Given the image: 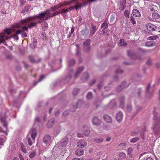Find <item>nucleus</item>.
Masks as SVG:
<instances>
[{
	"mask_svg": "<svg viewBox=\"0 0 160 160\" xmlns=\"http://www.w3.org/2000/svg\"><path fill=\"white\" fill-rule=\"evenodd\" d=\"M132 148H129L127 150L128 154L130 157H132Z\"/></svg>",
	"mask_w": 160,
	"mask_h": 160,
	"instance_id": "nucleus-46",
	"label": "nucleus"
},
{
	"mask_svg": "<svg viewBox=\"0 0 160 160\" xmlns=\"http://www.w3.org/2000/svg\"><path fill=\"white\" fill-rule=\"evenodd\" d=\"M82 130L83 132V133L86 136L90 134L89 129L87 126H84L82 129Z\"/></svg>",
	"mask_w": 160,
	"mask_h": 160,
	"instance_id": "nucleus-18",
	"label": "nucleus"
},
{
	"mask_svg": "<svg viewBox=\"0 0 160 160\" xmlns=\"http://www.w3.org/2000/svg\"><path fill=\"white\" fill-rule=\"evenodd\" d=\"M28 144L30 146H31L32 145V140L29 137L28 138Z\"/></svg>",
	"mask_w": 160,
	"mask_h": 160,
	"instance_id": "nucleus-59",
	"label": "nucleus"
},
{
	"mask_svg": "<svg viewBox=\"0 0 160 160\" xmlns=\"http://www.w3.org/2000/svg\"><path fill=\"white\" fill-rule=\"evenodd\" d=\"M93 98L92 94L91 92H89L87 94L86 98L88 100H91Z\"/></svg>",
	"mask_w": 160,
	"mask_h": 160,
	"instance_id": "nucleus-34",
	"label": "nucleus"
},
{
	"mask_svg": "<svg viewBox=\"0 0 160 160\" xmlns=\"http://www.w3.org/2000/svg\"><path fill=\"white\" fill-rule=\"evenodd\" d=\"M153 119L155 122L153 128V131L156 134L160 132V115H154Z\"/></svg>",
	"mask_w": 160,
	"mask_h": 160,
	"instance_id": "nucleus-2",
	"label": "nucleus"
},
{
	"mask_svg": "<svg viewBox=\"0 0 160 160\" xmlns=\"http://www.w3.org/2000/svg\"><path fill=\"white\" fill-rule=\"evenodd\" d=\"M104 120L107 122L111 123L112 122L111 117L107 114H105L103 116Z\"/></svg>",
	"mask_w": 160,
	"mask_h": 160,
	"instance_id": "nucleus-16",
	"label": "nucleus"
},
{
	"mask_svg": "<svg viewBox=\"0 0 160 160\" xmlns=\"http://www.w3.org/2000/svg\"><path fill=\"white\" fill-rule=\"evenodd\" d=\"M29 59L30 61L32 63H36L38 62L40 60L39 59L38 61H36L34 60V57L33 56H30L29 57Z\"/></svg>",
	"mask_w": 160,
	"mask_h": 160,
	"instance_id": "nucleus-41",
	"label": "nucleus"
},
{
	"mask_svg": "<svg viewBox=\"0 0 160 160\" xmlns=\"http://www.w3.org/2000/svg\"><path fill=\"white\" fill-rule=\"evenodd\" d=\"M124 15L127 18H129V12L128 10H126L124 13Z\"/></svg>",
	"mask_w": 160,
	"mask_h": 160,
	"instance_id": "nucleus-49",
	"label": "nucleus"
},
{
	"mask_svg": "<svg viewBox=\"0 0 160 160\" xmlns=\"http://www.w3.org/2000/svg\"><path fill=\"white\" fill-rule=\"evenodd\" d=\"M69 111L68 110H67L65 111L64 112H63L62 115L64 117H66L67 115L69 114Z\"/></svg>",
	"mask_w": 160,
	"mask_h": 160,
	"instance_id": "nucleus-50",
	"label": "nucleus"
},
{
	"mask_svg": "<svg viewBox=\"0 0 160 160\" xmlns=\"http://www.w3.org/2000/svg\"><path fill=\"white\" fill-rule=\"evenodd\" d=\"M83 103V100L82 99H79L78 100V102L76 103L77 105L79 106L81 105Z\"/></svg>",
	"mask_w": 160,
	"mask_h": 160,
	"instance_id": "nucleus-58",
	"label": "nucleus"
},
{
	"mask_svg": "<svg viewBox=\"0 0 160 160\" xmlns=\"http://www.w3.org/2000/svg\"><path fill=\"white\" fill-rule=\"evenodd\" d=\"M31 136L34 141L37 135V132L36 128H32L31 129Z\"/></svg>",
	"mask_w": 160,
	"mask_h": 160,
	"instance_id": "nucleus-14",
	"label": "nucleus"
},
{
	"mask_svg": "<svg viewBox=\"0 0 160 160\" xmlns=\"http://www.w3.org/2000/svg\"><path fill=\"white\" fill-rule=\"evenodd\" d=\"M83 153L84 151L82 149H77L75 152V154L78 156L82 155L83 154Z\"/></svg>",
	"mask_w": 160,
	"mask_h": 160,
	"instance_id": "nucleus-28",
	"label": "nucleus"
},
{
	"mask_svg": "<svg viewBox=\"0 0 160 160\" xmlns=\"http://www.w3.org/2000/svg\"><path fill=\"white\" fill-rule=\"evenodd\" d=\"M11 33V30L10 29H6L4 30V33L0 34V43H2L4 45L8 46L5 41L9 38L6 34L9 35Z\"/></svg>",
	"mask_w": 160,
	"mask_h": 160,
	"instance_id": "nucleus-4",
	"label": "nucleus"
},
{
	"mask_svg": "<svg viewBox=\"0 0 160 160\" xmlns=\"http://www.w3.org/2000/svg\"><path fill=\"white\" fill-rule=\"evenodd\" d=\"M140 139V138L139 137L133 138L131 139L130 141L132 143H134L138 141Z\"/></svg>",
	"mask_w": 160,
	"mask_h": 160,
	"instance_id": "nucleus-35",
	"label": "nucleus"
},
{
	"mask_svg": "<svg viewBox=\"0 0 160 160\" xmlns=\"http://www.w3.org/2000/svg\"><path fill=\"white\" fill-rule=\"evenodd\" d=\"M152 17L154 19H158L160 17L159 15L157 13H153L152 14Z\"/></svg>",
	"mask_w": 160,
	"mask_h": 160,
	"instance_id": "nucleus-36",
	"label": "nucleus"
},
{
	"mask_svg": "<svg viewBox=\"0 0 160 160\" xmlns=\"http://www.w3.org/2000/svg\"><path fill=\"white\" fill-rule=\"evenodd\" d=\"M120 106L123 108L125 105V97L123 96H121L119 98Z\"/></svg>",
	"mask_w": 160,
	"mask_h": 160,
	"instance_id": "nucleus-12",
	"label": "nucleus"
},
{
	"mask_svg": "<svg viewBox=\"0 0 160 160\" xmlns=\"http://www.w3.org/2000/svg\"><path fill=\"white\" fill-rule=\"evenodd\" d=\"M142 108L140 106H136L135 107V108L136 109V112H134V115H136L138 112L140 111L141 110Z\"/></svg>",
	"mask_w": 160,
	"mask_h": 160,
	"instance_id": "nucleus-33",
	"label": "nucleus"
},
{
	"mask_svg": "<svg viewBox=\"0 0 160 160\" xmlns=\"http://www.w3.org/2000/svg\"><path fill=\"white\" fill-rule=\"evenodd\" d=\"M68 140L66 138H64L62 139L59 144V147L62 148L65 147L66 146L68 142Z\"/></svg>",
	"mask_w": 160,
	"mask_h": 160,
	"instance_id": "nucleus-11",
	"label": "nucleus"
},
{
	"mask_svg": "<svg viewBox=\"0 0 160 160\" xmlns=\"http://www.w3.org/2000/svg\"><path fill=\"white\" fill-rule=\"evenodd\" d=\"M30 6L27 5L26 6L24 9H22L21 11V13H24L25 12H27L29 10L30 8Z\"/></svg>",
	"mask_w": 160,
	"mask_h": 160,
	"instance_id": "nucleus-38",
	"label": "nucleus"
},
{
	"mask_svg": "<svg viewBox=\"0 0 160 160\" xmlns=\"http://www.w3.org/2000/svg\"><path fill=\"white\" fill-rule=\"evenodd\" d=\"M71 74H69L65 78V80L67 82H68L71 79Z\"/></svg>",
	"mask_w": 160,
	"mask_h": 160,
	"instance_id": "nucleus-52",
	"label": "nucleus"
},
{
	"mask_svg": "<svg viewBox=\"0 0 160 160\" xmlns=\"http://www.w3.org/2000/svg\"><path fill=\"white\" fill-rule=\"evenodd\" d=\"M158 37L157 36H151L149 37L148 38V39L149 40H154L158 39Z\"/></svg>",
	"mask_w": 160,
	"mask_h": 160,
	"instance_id": "nucleus-47",
	"label": "nucleus"
},
{
	"mask_svg": "<svg viewBox=\"0 0 160 160\" xmlns=\"http://www.w3.org/2000/svg\"><path fill=\"white\" fill-rule=\"evenodd\" d=\"M129 84L127 85L126 82L125 81L123 82L120 85H119L117 88L116 91L117 92H119L121 91L123 88L128 87Z\"/></svg>",
	"mask_w": 160,
	"mask_h": 160,
	"instance_id": "nucleus-5",
	"label": "nucleus"
},
{
	"mask_svg": "<svg viewBox=\"0 0 160 160\" xmlns=\"http://www.w3.org/2000/svg\"><path fill=\"white\" fill-rule=\"evenodd\" d=\"M45 77V76L44 75L41 76L40 77V78H39V79L38 80V82H36V81L34 82L33 83V85L34 86L36 85L38 82H39L41 81L42 80H43L44 78Z\"/></svg>",
	"mask_w": 160,
	"mask_h": 160,
	"instance_id": "nucleus-45",
	"label": "nucleus"
},
{
	"mask_svg": "<svg viewBox=\"0 0 160 160\" xmlns=\"http://www.w3.org/2000/svg\"><path fill=\"white\" fill-rule=\"evenodd\" d=\"M97 29L95 26H92V30L90 31V34L92 35L96 31Z\"/></svg>",
	"mask_w": 160,
	"mask_h": 160,
	"instance_id": "nucleus-40",
	"label": "nucleus"
},
{
	"mask_svg": "<svg viewBox=\"0 0 160 160\" xmlns=\"http://www.w3.org/2000/svg\"><path fill=\"white\" fill-rule=\"evenodd\" d=\"M146 28L150 31H155L157 29V27L153 24L150 23L147 24L146 25Z\"/></svg>",
	"mask_w": 160,
	"mask_h": 160,
	"instance_id": "nucleus-9",
	"label": "nucleus"
},
{
	"mask_svg": "<svg viewBox=\"0 0 160 160\" xmlns=\"http://www.w3.org/2000/svg\"><path fill=\"white\" fill-rule=\"evenodd\" d=\"M92 122L93 125L99 126L101 124V121L97 117H94L92 120Z\"/></svg>",
	"mask_w": 160,
	"mask_h": 160,
	"instance_id": "nucleus-10",
	"label": "nucleus"
},
{
	"mask_svg": "<svg viewBox=\"0 0 160 160\" xmlns=\"http://www.w3.org/2000/svg\"><path fill=\"white\" fill-rule=\"evenodd\" d=\"M80 89L78 88H75L73 89L72 93L74 95H77L79 92Z\"/></svg>",
	"mask_w": 160,
	"mask_h": 160,
	"instance_id": "nucleus-42",
	"label": "nucleus"
},
{
	"mask_svg": "<svg viewBox=\"0 0 160 160\" xmlns=\"http://www.w3.org/2000/svg\"><path fill=\"white\" fill-rule=\"evenodd\" d=\"M132 14L133 16L138 17L140 16V13L138 10L134 9L132 10Z\"/></svg>",
	"mask_w": 160,
	"mask_h": 160,
	"instance_id": "nucleus-22",
	"label": "nucleus"
},
{
	"mask_svg": "<svg viewBox=\"0 0 160 160\" xmlns=\"http://www.w3.org/2000/svg\"><path fill=\"white\" fill-rule=\"evenodd\" d=\"M37 47V44H34L33 43L31 44L30 47L32 49H34Z\"/></svg>",
	"mask_w": 160,
	"mask_h": 160,
	"instance_id": "nucleus-60",
	"label": "nucleus"
},
{
	"mask_svg": "<svg viewBox=\"0 0 160 160\" xmlns=\"http://www.w3.org/2000/svg\"><path fill=\"white\" fill-rule=\"evenodd\" d=\"M76 63V61L74 59H70L68 62V66L70 67L74 66Z\"/></svg>",
	"mask_w": 160,
	"mask_h": 160,
	"instance_id": "nucleus-24",
	"label": "nucleus"
},
{
	"mask_svg": "<svg viewBox=\"0 0 160 160\" xmlns=\"http://www.w3.org/2000/svg\"><path fill=\"white\" fill-rule=\"evenodd\" d=\"M20 6H22L24 5H25L26 1H24L22 0H20Z\"/></svg>",
	"mask_w": 160,
	"mask_h": 160,
	"instance_id": "nucleus-63",
	"label": "nucleus"
},
{
	"mask_svg": "<svg viewBox=\"0 0 160 160\" xmlns=\"http://www.w3.org/2000/svg\"><path fill=\"white\" fill-rule=\"evenodd\" d=\"M140 136L142 138V139L143 140H144L145 139V134H144V133H142V132H140Z\"/></svg>",
	"mask_w": 160,
	"mask_h": 160,
	"instance_id": "nucleus-61",
	"label": "nucleus"
},
{
	"mask_svg": "<svg viewBox=\"0 0 160 160\" xmlns=\"http://www.w3.org/2000/svg\"><path fill=\"white\" fill-rule=\"evenodd\" d=\"M142 89L141 88H139L137 90V97L139 98H142Z\"/></svg>",
	"mask_w": 160,
	"mask_h": 160,
	"instance_id": "nucleus-29",
	"label": "nucleus"
},
{
	"mask_svg": "<svg viewBox=\"0 0 160 160\" xmlns=\"http://www.w3.org/2000/svg\"><path fill=\"white\" fill-rule=\"evenodd\" d=\"M153 51L152 49L145 50L143 49H142L141 51L143 53H147L148 52H151Z\"/></svg>",
	"mask_w": 160,
	"mask_h": 160,
	"instance_id": "nucleus-55",
	"label": "nucleus"
},
{
	"mask_svg": "<svg viewBox=\"0 0 160 160\" xmlns=\"http://www.w3.org/2000/svg\"><path fill=\"white\" fill-rule=\"evenodd\" d=\"M46 14L44 12L39 13L37 15H35L34 16L28 17L27 20H23L24 22H27V23H29L28 27L29 28H31L33 27H35L38 23V21L35 22V18H37L41 20H44Z\"/></svg>",
	"mask_w": 160,
	"mask_h": 160,
	"instance_id": "nucleus-1",
	"label": "nucleus"
},
{
	"mask_svg": "<svg viewBox=\"0 0 160 160\" xmlns=\"http://www.w3.org/2000/svg\"><path fill=\"white\" fill-rule=\"evenodd\" d=\"M55 120L53 118L50 119L48 122L47 126L48 128H51L52 127L55 123Z\"/></svg>",
	"mask_w": 160,
	"mask_h": 160,
	"instance_id": "nucleus-17",
	"label": "nucleus"
},
{
	"mask_svg": "<svg viewBox=\"0 0 160 160\" xmlns=\"http://www.w3.org/2000/svg\"><path fill=\"white\" fill-rule=\"evenodd\" d=\"M13 58V56L11 53H8L6 55V58L8 59L11 60Z\"/></svg>",
	"mask_w": 160,
	"mask_h": 160,
	"instance_id": "nucleus-48",
	"label": "nucleus"
},
{
	"mask_svg": "<svg viewBox=\"0 0 160 160\" xmlns=\"http://www.w3.org/2000/svg\"><path fill=\"white\" fill-rule=\"evenodd\" d=\"M119 156L121 158H124L126 156V154L125 153L123 152L120 153L119 154Z\"/></svg>",
	"mask_w": 160,
	"mask_h": 160,
	"instance_id": "nucleus-64",
	"label": "nucleus"
},
{
	"mask_svg": "<svg viewBox=\"0 0 160 160\" xmlns=\"http://www.w3.org/2000/svg\"><path fill=\"white\" fill-rule=\"evenodd\" d=\"M43 142L46 145H49L51 142L50 136L48 135H45L43 138Z\"/></svg>",
	"mask_w": 160,
	"mask_h": 160,
	"instance_id": "nucleus-7",
	"label": "nucleus"
},
{
	"mask_svg": "<svg viewBox=\"0 0 160 160\" xmlns=\"http://www.w3.org/2000/svg\"><path fill=\"white\" fill-rule=\"evenodd\" d=\"M62 5V4L54 5L53 6L50 8V10L52 12L55 11L56 10L60 8Z\"/></svg>",
	"mask_w": 160,
	"mask_h": 160,
	"instance_id": "nucleus-26",
	"label": "nucleus"
},
{
	"mask_svg": "<svg viewBox=\"0 0 160 160\" xmlns=\"http://www.w3.org/2000/svg\"><path fill=\"white\" fill-rule=\"evenodd\" d=\"M157 8V7L155 5L152 6L150 8V10L152 12H155Z\"/></svg>",
	"mask_w": 160,
	"mask_h": 160,
	"instance_id": "nucleus-54",
	"label": "nucleus"
},
{
	"mask_svg": "<svg viewBox=\"0 0 160 160\" xmlns=\"http://www.w3.org/2000/svg\"><path fill=\"white\" fill-rule=\"evenodd\" d=\"M78 106L76 104V106H75L73 105H72L70 107V111L72 112H75L76 109L78 108Z\"/></svg>",
	"mask_w": 160,
	"mask_h": 160,
	"instance_id": "nucleus-43",
	"label": "nucleus"
},
{
	"mask_svg": "<svg viewBox=\"0 0 160 160\" xmlns=\"http://www.w3.org/2000/svg\"><path fill=\"white\" fill-rule=\"evenodd\" d=\"M60 14H62L64 17V16L65 15L66 13L69 11L67 8L61 9L60 10Z\"/></svg>",
	"mask_w": 160,
	"mask_h": 160,
	"instance_id": "nucleus-30",
	"label": "nucleus"
},
{
	"mask_svg": "<svg viewBox=\"0 0 160 160\" xmlns=\"http://www.w3.org/2000/svg\"><path fill=\"white\" fill-rule=\"evenodd\" d=\"M150 83H148V86L146 88V94L147 96L150 97L152 96V92L149 91L150 87Z\"/></svg>",
	"mask_w": 160,
	"mask_h": 160,
	"instance_id": "nucleus-15",
	"label": "nucleus"
},
{
	"mask_svg": "<svg viewBox=\"0 0 160 160\" xmlns=\"http://www.w3.org/2000/svg\"><path fill=\"white\" fill-rule=\"evenodd\" d=\"M120 46H125L127 45V43L124 40L120 39L119 42Z\"/></svg>",
	"mask_w": 160,
	"mask_h": 160,
	"instance_id": "nucleus-44",
	"label": "nucleus"
},
{
	"mask_svg": "<svg viewBox=\"0 0 160 160\" xmlns=\"http://www.w3.org/2000/svg\"><path fill=\"white\" fill-rule=\"evenodd\" d=\"M40 122V120L38 117H36L35 119L34 124H37L38 125Z\"/></svg>",
	"mask_w": 160,
	"mask_h": 160,
	"instance_id": "nucleus-53",
	"label": "nucleus"
},
{
	"mask_svg": "<svg viewBox=\"0 0 160 160\" xmlns=\"http://www.w3.org/2000/svg\"><path fill=\"white\" fill-rule=\"evenodd\" d=\"M103 139L102 138H97L95 139V141L97 142L100 143L103 141Z\"/></svg>",
	"mask_w": 160,
	"mask_h": 160,
	"instance_id": "nucleus-51",
	"label": "nucleus"
},
{
	"mask_svg": "<svg viewBox=\"0 0 160 160\" xmlns=\"http://www.w3.org/2000/svg\"><path fill=\"white\" fill-rule=\"evenodd\" d=\"M77 146L79 148H83L86 146L87 142L84 139L80 140L77 143Z\"/></svg>",
	"mask_w": 160,
	"mask_h": 160,
	"instance_id": "nucleus-8",
	"label": "nucleus"
},
{
	"mask_svg": "<svg viewBox=\"0 0 160 160\" xmlns=\"http://www.w3.org/2000/svg\"><path fill=\"white\" fill-rule=\"evenodd\" d=\"M84 68L82 66L79 67L77 69L75 75V78H77L80 75L81 72L83 70Z\"/></svg>",
	"mask_w": 160,
	"mask_h": 160,
	"instance_id": "nucleus-19",
	"label": "nucleus"
},
{
	"mask_svg": "<svg viewBox=\"0 0 160 160\" xmlns=\"http://www.w3.org/2000/svg\"><path fill=\"white\" fill-rule=\"evenodd\" d=\"M116 70L115 73L117 74H121L124 72V71L120 68L119 66L117 65L116 66Z\"/></svg>",
	"mask_w": 160,
	"mask_h": 160,
	"instance_id": "nucleus-20",
	"label": "nucleus"
},
{
	"mask_svg": "<svg viewBox=\"0 0 160 160\" xmlns=\"http://www.w3.org/2000/svg\"><path fill=\"white\" fill-rule=\"evenodd\" d=\"M89 78V76L88 73L87 72L83 74L82 78H81V80L82 82H84L88 79Z\"/></svg>",
	"mask_w": 160,
	"mask_h": 160,
	"instance_id": "nucleus-23",
	"label": "nucleus"
},
{
	"mask_svg": "<svg viewBox=\"0 0 160 160\" xmlns=\"http://www.w3.org/2000/svg\"><path fill=\"white\" fill-rule=\"evenodd\" d=\"M28 19V18L24 19H22L21 21L18 22L15 25V27L18 28H22V29L23 32L24 31H28V28H30L28 27L29 23H27V22H24L23 20H26Z\"/></svg>",
	"mask_w": 160,
	"mask_h": 160,
	"instance_id": "nucleus-3",
	"label": "nucleus"
},
{
	"mask_svg": "<svg viewBox=\"0 0 160 160\" xmlns=\"http://www.w3.org/2000/svg\"><path fill=\"white\" fill-rule=\"evenodd\" d=\"M108 27V23L106 22H104L101 26L102 28H104L102 30H104Z\"/></svg>",
	"mask_w": 160,
	"mask_h": 160,
	"instance_id": "nucleus-39",
	"label": "nucleus"
},
{
	"mask_svg": "<svg viewBox=\"0 0 160 160\" xmlns=\"http://www.w3.org/2000/svg\"><path fill=\"white\" fill-rule=\"evenodd\" d=\"M1 122L2 123V125L5 128H6L7 130L8 129L7 123L5 118H1Z\"/></svg>",
	"mask_w": 160,
	"mask_h": 160,
	"instance_id": "nucleus-27",
	"label": "nucleus"
},
{
	"mask_svg": "<svg viewBox=\"0 0 160 160\" xmlns=\"http://www.w3.org/2000/svg\"><path fill=\"white\" fill-rule=\"evenodd\" d=\"M91 42L90 39H88L83 42V44L86 52L88 51L90 49V44Z\"/></svg>",
	"mask_w": 160,
	"mask_h": 160,
	"instance_id": "nucleus-6",
	"label": "nucleus"
},
{
	"mask_svg": "<svg viewBox=\"0 0 160 160\" xmlns=\"http://www.w3.org/2000/svg\"><path fill=\"white\" fill-rule=\"evenodd\" d=\"M128 55V56L132 59H134V57L135 56V53L132 52L128 51L127 52Z\"/></svg>",
	"mask_w": 160,
	"mask_h": 160,
	"instance_id": "nucleus-32",
	"label": "nucleus"
},
{
	"mask_svg": "<svg viewBox=\"0 0 160 160\" xmlns=\"http://www.w3.org/2000/svg\"><path fill=\"white\" fill-rule=\"evenodd\" d=\"M96 82V79H93V80L91 81L89 83V85L90 86H92Z\"/></svg>",
	"mask_w": 160,
	"mask_h": 160,
	"instance_id": "nucleus-57",
	"label": "nucleus"
},
{
	"mask_svg": "<svg viewBox=\"0 0 160 160\" xmlns=\"http://www.w3.org/2000/svg\"><path fill=\"white\" fill-rule=\"evenodd\" d=\"M35 155V152L34 151H33L30 154L29 156V158H32L34 157Z\"/></svg>",
	"mask_w": 160,
	"mask_h": 160,
	"instance_id": "nucleus-56",
	"label": "nucleus"
},
{
	"mask_svg": "<svg viewBox=\"0 0 160 160\" xmlns=\"http://www.w3.org/2000/svg\"><path fill=\"white\" fill-rule=\"evenodd\" d=\"M4 142L5 140L3 138H0V145H3Z\"/></svg>",
	"mask_w": 160,
	"mask_h": 160,
	"instance_id": "nucleus-62",
	"label": "nucleus"
},
{
	"mask_svg": "<svg viewBox=\"0 0 160 160\" xmlns=\"http://www.w3.org/2000/svg\"><path fill=\"white\" fill-rule=\"evenodd\" d=\"M89 33V30L86 26L85 28L84 29L82 30L81 31V34L82 36L86 37L88 35Z\"/></svg>",
	"mask_w": 160,
	"mask_h": 160,
	"instance_id": "nucleus-21",
	"label": "nucleus"
},
{
	"mask_svg": "<svg viewBox=\"0 0 160 160\" xmlns=\"http://www.w3.org/2000/svg\"><path fill=\"white\" fill-rule=\"evenodd\" d=\"M156 43L154 41L148 42L145 43V46L147 47H152L155 45Z\"/></svg>",
	"mask_w": 160,
	"mask_h": 160,
	"instance_id": "nucleus-25",
	"label": "nucleus"
},
{
	"mask_svg": "<svg viewBox=\"0 0 160 160\" xmlns=\"http://www.w3.org/2000/svg\"><path fill=\"white\" fill-rule=\"evenodd\" d=\"M123 118V113L121 112H119L116 115V118L118 122H121Z\"/></svg>",
	"mask_w": 160,
	"mask_h": 160,
	"instance_id": "nucleus-13",
	"label": "nucleus"
},
{
	"mask_svg": "<svg viewBox=\"0 0 160 160\" xmlns=\"http://www.w3.org/2000/svg\"><path fill=\"white\" fill-rule=\"evenodd\" d=\"M129 18L130 21L133 25L136 24V19L137 18H134L132 15L131 14L130 17H129Z\"/></svg>",
	"mask_w": 160,
	"mask_h": 160,
	"instance_id": "nucleus-31",
	"label": "nucleus"
},
{
	"mask_svg": "<svg viewBox=\"0 0 160 160\" xmlns=\"http://www.w3.org/2000/svg\"><path fill=\"white\" fill-rule=\"evenodd\" d=\"M132 106L131 103H129L127 105V110L128 112H130L132 110Z\"/></svg>",
	"mask_w": 160,
	"mask_h": 160,
	"instance_id": "nucleus-37",
	"label": "nucleus"
}]
</instances>
